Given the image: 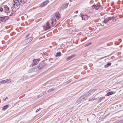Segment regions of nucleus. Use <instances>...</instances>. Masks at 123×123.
Listing matches in <instances>:
<instances>
[{
  "label": "nucleus",
  "mask_w": 123,
  "mask_h": 123,
  "mask_svg": "<svg viewBox=\"0 0 123 123\" xmlns=\"http://www.w3.org/2000/svg\"><path fill=\"white\" fill-rule=\"evenodd\" d=\"M119 123V122H118L117 123Z\"/></svg>",
  "instance_id": "obj_33"
},
{
  "label": "nucleus",
  "mask_w": 123,
  "mask_h": 123,
  "mask_svg": "<svg viewBox=\"0 0 123 123\" xmlns=\"http://www.w3.org/2000/svg\"><path fill=\"white\" fill-rule=\"evenodd\" d=\"M114 58V56H112L111 57V58L112 59H113V58Z\"/></svg>",
  "instance_id": "obj_31"
},
{
  "label": "nucleus",
  "mask_w": 123,
  "mask_h": 123,
  "mask_svg": "<svg viewBox=\"0 0 123 123\" xmlns=\"http://www.w3.org/2000/svg\"><path fill=\"white\" fill-rule=\"evenodd\" d=\"M81 17L82 19L84 20H86L89 18V17L87 15H81Z\"/></svg>",
  "instance_id": "obj_9"
},
{
  "label": "nucleus",
  "mask_w": 123,
  "mask_h": 123,
  "mask_svg": "<svg viewBox=\"0 0 123 123\" xmlns=\"http://www.w3.org/2000/svg\"><path fill=\"white\" fill-rule=\"evenodd\" d=\"M12 4L13 7L15 8L18 9L20 7V3L18 0H13Z\"/></svg>",
  "instance_id": "obj_1"
},
{
  "label": "nucleus",
  "mask_w": 123,
  "mask_h": 123,
  "mask_svg": "<svg viewBox=\"0 0 123 123\" xmlns=\"http://www.w3.org/2000/svg\"><path fill=\"white\" fill-rule=\"evenodd\" d=\"M49 2V1L48 0H46L43 2V3H41L40 5V6L43 7L45 6Z\"/></svg>",
  "instance_id": "obj_6"
},
{
  "label": "nucleus",
  "mask_w": 123,
  "mask_h": 123,
  "mask_svg": "<svg viewBox=\"0 0 123 123\" xmlns=\"http://www.w3.org/2000/svg\"><path fill=\"white\" fill-rule=\"evenodd\" d=\"M91 44V43H87L85 44V46H88L89 45Z\"/></svg>",
  "instance_id": "obj_25"
},
{
  "label": "nucleus",
  "mask_w": 123,
  "mask_h": 123,
  "mask_svg": "<svg viewBox=\"0 0 123 123\" xmlns=\"http://www.w3.org/2000/svg\"><path fill=\"white\" fill-rule=\"evenodd\" d=\"M4 17H0V21H3L5 19Z\"/></svg>",
  "instance_id": "obj_22"
},
{
  "label": "nucleus",
  "mask_w": 123,
  "mask_h": 123,
  "mask_svg": "<svg viewBox=\"0 0 123 123\" xmlns=\"http://www.w3.org/2000/svg\"><path fill=\"white\" fill-rule=\"evenodd\" d=\"M68 4L66 2L63 5L62 8H66L68 6Z\"/></svg>",
  "instance_id": "obj_14"
},
{
  "label": "nucleus",
  "mask_w": 123,
  "mask_h": 123,
  "mask_svg": "<svg viewBox=\"0 0 123 123\" xmlns=\"http://www.w3.org/2000/svg\"><path fill=\"white\" fill-rule=\"evenodd\" d=\"M8 106L9 105H7L4 106L2 108V109L3 110H5L8 107Z\"/></svg>",
  "instance_id": "obj_16"
},
{
  "label": "nucleus",
  "mask_w": 123,
  "mask_h": 123,
  "mask_svg": "<svg viewBox=\"0 0 123 123\" xmlns=\"http://www.w3.org/2000/svg\"><path fill=\"white\" fill-rule=\"evenodd\" d=\"M111 18H112L111 20H112L113 22H115L117 18H113L112 17Z\"/></svg>",
  "instance_id": "obj_23"
},
{
  "label": "nucleus",
  "mask_w": 123,
  "mask_h": 123,
  "mask_svg": "<svg viewBox=\"0 0 123 123\" xmlns=\"http://www.w3.org/2000/svg\"><path fill=\"white\" fill-rule=\"evenodd\" d=\"M75 0H70V2H72L73 1H75Z\"/></svg>",
  "instance_id": "obj_30"
},
{
  "label": "nucleus",
  "mask_w": 123,
  "mask_h": 123,
  "mask_svg": "<svg viewBox=\"0 0 123 123\" xmlns=\"http://www.w3.org/2000/svg\"><path fill=\"white\" fill-rule=\"evenodd\" d=\"M75 55H73L71 56H68L66 58V59L67 61H68L71 59L72 58L74 57L75 56Z\"/></svg>",
  "instance_id": "obj_11"
},
{
  "label": "nucleus",
  "mask_w": 123,
  "mask_h": 123,
  "mask_svg": "<svg viewBox=\"0 0 123 123\" xmlns=\"http://www.w3.org/2000/svg\"><path fill=\"white\" fill-rule=\"evenodd\" d=\"M44 29L45 30H46L50 28V26L49 25V23L48 21L46 23V25L45 26H43Z\"/></svg>",
  "instance_id": "obj_3"
},
{
  "label": "nucleus",
  "mask_w": 123,
  "mask_h": 123,
  "mask_svg": "<svg viewBox=\"0 0 123 123\" xmlns=\"http://www.w3.org/2000/svg\"><path fill=\"white\" fill-rule=\"evenodd\" d=\"M106 117V116H101L100 117H99V120L100 121L102 120V119H104Z\"/></svg>",
  "instance_id": "obj_17"
},
{
  "label": "nucleus",
  "mask_w": 123,
  "mask_h": 123,
  "mask_svg": "<svg viewBox=\"0 0 123 123\" xmlns=\"http://www.w3.org/2000/svg\"><path fill=\"white\" fill-rule=\"evenodd\" d=\"M105 98L104 97H100L99 98L98 102H101L102 100L104 99Z\"/></svg>",
  "instance_id": "obj_19"
},
{
  "label": "nucleus",
  "mask_w": 123,
  "mask_h": 123,
  "mask_svg": "<svg viewBox=\"0 0 123 123\" xmlns=\"http://www.w3.org/2000/svg\"><path fill=\"white\" fill-rule=\"evenodd\" d=\"M30 35V34H28L27 36H26V37H28Z\"/></svg>",
  "instance_id": "obj_29"
},
{
  "label": "nucleus",
  "mask_w": 123,
  "mask_h": 123,
  "mask_svg": "<svg viewBox=\"0 0 123 123\" xmlns=\"http://www.w3.org/2000/svg\"><path fill=\"white\" fill-rule=\"evenodd\" d=\"M20 4L22 5L23 4L26 3V0H20Z\"/></svg>",
  "instance_id": "obj_13"
},
{
  "label": "nucleus",
  "mask_w": 123,
  "mask_h": 123,
  "mask_svg": "<svg viewBox=\"0 0 123 123\" xmlns=\"http://www.w3.org/2000/svg\"><path fill=\"white\" fill-rule=\"evenodd\" d=\"M40 59H34L33 60V62L32 63L31 65L32 66H35L37 64L38 62V61H40Z\"/></svg>",
  "instance_id": "obj_4"
},
{
  "label": "nucleus",
  "mask_w": 123,
  "mask_h": 123,
  "mask_svg": "<svg viewBox=\"0 0 123 123\" xmlns=\"http://www.w3.org/2000/svg\"><path fill=\"white\" fill-rule=\"evenodd\" d=\"M54 90V89L53 88H52L51 89H50L47 92H50L52 91H53Z\"/></svg>",
  "instance_id": "obj_24"
},
{
  "label": "nucleus",
  "mask_w": 123,
  "mask_h": 123,
  "mask_svg": "<svg viewBox=\"0 0 123 123\" xmlns=\"http://www.w3.org/2000/svg\"><path fill=\"white\" fill-rule=\"evenodd\" d=\"M93 8H95L96 9H98L99 7V6H96L95 5H93L92 6Z\"/></svg>",
  "instance_id": "obj_20"
},
{
  "label": "nucleus",
  "mask_w": 123,
  "mask_h": 123,
  "mask_svg": "<svg viewBox=\"0 0 123 123\" xmlns=\"http://www.w3.org/2000/svg\"><path fill=\"white\" fill-rule=\"evenodd\" d=\"M55 20L56 19H55V17H54L52 18L51 19V24L52 26H54L56 23Z\"/></svg>",
  "instance_id": "obj_7"
},
{
  "label": "nucleus",
  "mask_w": 123,
  "mask_h": 123,
  "mask_svg": "<svg viewBox=\"0 0 123 123\" xmlns=\"http://www.w3.org/2000/svg\"><path fill=\"white\" fill-rule=\"evenodd\" d=\"M3 9L1 7H0V11L2 12L3 11Z\"/></svg>",
  "instance_id": "obj_28"
},
{
  "label": "nucleus",
  "mask_w": 123,
  "mask_h": 123,
  "mask_svg": "<svg viewBox=\"0 0 123 123\" xmlns=\"http://www.w3.org/2000/svg\"><path fill=\"white\" fill-rule=\"evenodd\" d=\"M61 55V52H58L56 53V56H60Z\"/></svg>",
  "instance_id": "obj_21"
},
{
  "label": "nucleus",
  "mask_w": 123,
  "mask_h": 123,
  "mask_svg": "<svg viewBox=\"0 0 123 123\" xmlns=\"http://www.w3.org/2000/svg\"><path fill=\"white\" fill-rule=\"evenodd\" d=\"M4 11L5 12H9V8L7 5H5L4 6Z\"/></svg>",
  "instance_id": "obj_10"
},
{
  "label": "nucleus",
  "mask_w": 123,
  "mask_h": 123,
  "mask_svg": "<svg viewBox=\"0 0 123 123\" xmlns=\"http://www.w3.org/2000/svg\"><path fill=\"white\" fill-rule=\"evenodd\" d=\"M89 92H91V93H89V94H88V95H91V93H92V92H93V91H89Z\"/></svg>",
  "instance_id": "obj_27"
},
{
  "label": "nucleus",
  "mask_w": 123,
  "mask_h": 123,
  "mask_svg": "<svg viewBox=\"0 0 123 123\" xmlns=\"http://www.w3.org/2000/svg\"><path fill=\"white\" fill-rule=\"evenodd\" d=\"M11 80L10 79L3 80L0 81V83L4 84L7 82L8 81H9L8 82L9 83L10 81V82H11Z\"/></svg>",
  "instance_id": "obj_5"
},
{
  "label": "nucleus",
  "mask_w": 123,
  "mask_h": 123,
  "mask_svg": "<svg viewBox=\"0 0 123 123\" xmlns=\"http://www.w3.org/2000/svg\"><path fill=\"white\" fill-rule=\"evenodd\" d=\"M111 63H108L106 65H105V68H107L108 66H110L111 65Z\"/></svg>",
  "instance_id": "obj_18"
},
{
  "label": "nucleus",
  "mask_w": 123,
  "mask_h": 123,
  "mask_svg": "<svg viewBox=\"0 0 123 123\" xmlns=\"http://www.w3.org/2000/svg\"><path fill=\"white\" fill-rule=\"evenodd\" d=\"M42 108H40L38 109H37V110H36V112H37L39 110H40Z\"/></svg>",
  "instance_id": "obj_26"
},
{
  "label": "nucleus",
  "mask_w": 123,
  "mask_h": 123,
  "mask_svg": "<svg viewBox=\"0 0 123 123\" xmlns=\"http://www.w3.org/2000/svg\"><path fill=\"white\" fill-rule=\"evenodd\" d=\"M113 93L112 91L108 93L106 95H105V96H108L112 94Z\"/></svg>",
  "instance_id": "obj_15"
},
{
  "label": "nucleus",
  "mask_w": 123,
  "mask_h": 123,
  "mask_svg": "<svg viewBox=\"0 0 123 123\" xmlns=\"http://www.w3.org/2000/svg\"><path fill=\"white\" fill-rule=\"evenodd\" d=\"M32 39L33 38L32 37H30L27 39L25 40L24 41H23L22 43H23V44H27L31 41Z\"/></svg>",
  "instance_id": "obj_2"
},
{
  "label": "nucleus",
  "mask_w": 123,
  "mask_h": 123,
  "mask_svg": "<svg viewBox=\"0 0 123 123\" xmlns=\"http://www.w3.org/2000/svg\"><path fill=\"white\" fill-rule=\"evenodd\" d=\"M112 18H111L108 17L106 18L104 21L103 22L105 23H108V22L111 20Z\"/></svg>",
  "instance_id": "obj_8"
},
{
  "label": "nucleus",
  "mask_w": 123,
  "mask_h": 123,
  "mask_svg": "<svg viewBox=\"0 0 123 123\" xmlns=\"http://www.w3.org/2000/svg\"><path fill=\"white\" fill-rule=\"evenodd\" d=\"M97 98H94L93 99V100H95Z\"/></svg>",
  "instance_id": "obj_32"
},
{
  "label": "nucleus",
  "mask_w": 123,
  "mask_h": 123,
  "mask_svg": "<svg viewBox=\"0 0 123 123\" xmlns=\"http://www.w3.org/2000/svg\"><path fill=\"white\" fill-rule=\"evenodd\" d=\"M7 98V97H6V98Z\"/></svg>",
  "instance_id": "obj_34"
},
{
  "label": "nucleus",
  "mask_w": 123,
  "mask_h": 123,
  "mask_svg": "<svg viewBox=\"0 0 123 123\" xmlns=\"http://www.w3.org/2000/svg\"><path fill=\"white\" fill-rule=\"evenodd\" d=\"M55 16L56 18L58 20L59 19L60 17L59 13L58 12H57L55 13Z\"/></svg>",
  "instance_id": "obj_12"
}]
</instances>
